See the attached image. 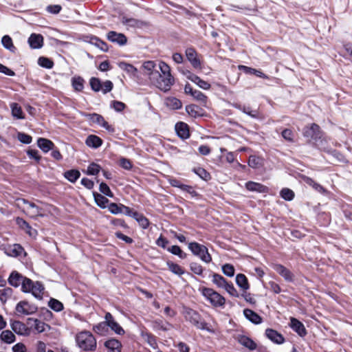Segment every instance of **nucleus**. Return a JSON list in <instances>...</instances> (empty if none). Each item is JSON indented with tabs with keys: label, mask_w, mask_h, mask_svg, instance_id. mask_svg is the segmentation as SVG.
Instances as JSON below:
<instances>
[{
	"label": "nucleus",
	"mask_w": 352,
	"mask_h": 352,
	"mask_svg": "<svg viewBox=\"0 0 352 352\" xmlns=\"http://www.w3.org/2000/svg\"><path fill=\"white\" fill-rule=\"evenodd\" d=\"M136 78L138 84H146L148 80L164 92L169 91L175 82L172 75L162 76L157 69L154 61L148 60L140 65L139 67L133 66V80Z\"/></svg>",
	"instance_id": "f257e3e1"
},
{
	"label": "nucleus",
	"mask_w": 352,
	"mask_h": 352,
	"mask_svg": "<svg viewBox=\"0 0 352 352\" xmlns=\"http://www.w3.org/2000/svg\"><path fill=\"white\" fill-rule=\"evenodd\" d=\"M183 315L185 320L189 322L192 325L195 326L197 329L206 331L210 333H214L215 331L212 326L207 323L202 319L201 316L195 310L184 307L183 308Z\"/></svg>",
	"instance_id": "f03ea898"
},
{
	"label": "nucleus",
	"mask_w": 352,
	"mask_h": 352,
	"mask_svg": "<svg viewBox=\"0 0 352 352\" xmlns=\"http://www.w3.org/2000/svg\"><path fill=\"white\" fill-rule=\"evenodd\" d=\"M76 346L83 351H94L97 341L94 335L88 331H81L75 336Z\"/></svg>",
	"instance_id": "7ed1b4c3"
},
{
	"label": "nucleus",
	"mask_w": 352,
	"mask_h": 352,
	"mask_svg": "<svg viewBox=\"0 0 352 352\" xmlns=\"http://www.w3.org/2000/svg\"><path fill=\"white\" fill-rule=\"evenodd\" d=\"M16 205L30 218L34 219L38 217L44 216L43 210L41 208L36 206L34 203L30 202L24 199H16Z\"/></svg>",
	"instance_id": "20e7f679"
},
{
	"label": "nucleus",
	"mask_w": 352,
	"mask_h": 352,
	"mask_svg": "<svg viewBox=\"0 0 352 352\" xmlns=\"http://www.w3.org/2000/svg\"><path fill=\"white\" fill-rule=\"evenodd\" d=\"M322 131L317 124L313 123L310 126H306L302 131L304 137L314 140L316 143L320 142V148L324 145L326 139L322 138Z\"/></svg>",
	"instance_id": "39448f33"
},
{
	"label": "nucleus",
	"mask_w": 352,
	"mask_h": 352,
	"mask_svg": "<svg viewBox=\"0 0 352 352\" xmlns=\"http://www.w3.org/2000/svg\"><path fill=\"white\" fill-rule=\"evenodd\" d=\"M199 292L201 294L213 305L214 307H223L226 303L225 298L212 288L199 287Z\"/></svg>",
	"instance_id": "423d86ee"
},
{
	"label": "nucleus",
	"mask_w": 352,
	"mask_h": 352,
	"mask_svg": "<svg viewBox=\"0 0 352 352\" xmlns=\"http://www.w3.org/2000/svg\"><path fill=\"white\" fill-rule=\"evenodd\" d=\"M188 248L193 255L199 258L202 261L206 263L212 261V256L205 245L193 241L188 243Z\"/></svg>",
	"instance_id": "0eeeda50"
},
{
	"label": "nucleus",
	"mask_w": 352,
	"mask_h": 352,
	"mask_svg": "<svg viewBox=\"0 0 352 352\" xmlns=\"http://www.w3.org/2000/svg\"><path fill=\"white\" fill-rule=\"evenodd\" d=\"M23 291L32 292L34 297L41 299L43 295L44 287L40 282H33L31 279L27 278L23 280Z\"/></svg>",
	"instance_id": "6e6552de"
},
{
	"label": "nucleus",
	"mask_w": 352,
	"mask_h": 352,
	"mask_svg": "<svg viewBox=\"0 0 352 352\" xmlns=\"http://www.w3.org/2000/svg\"><path fill=\"white\" fill-rule=\"evenodd\" d=\"M91 88L96 92L102 91L104 94L111 91L113 89V85L111 81L106 80L102 82L100 79L92 77L89 80Z\"/></svg>",
	"instance_id": "1a4fd4ad"
},
{
	"label": "nucleus",
	"mask_w": 352,
	"mask_h": 352,
	"mask_svg": "<svg viewBox=\"0 0 352 352\" xmlns=\"http://www.w3.org/2000/svg\"><path fill=\"white\" fill-rule=\"evenodd\" d=\"M186 56L194 68H201V61L198 58V54L195 48L188 47L186 50Z\"/></svg>",
	"instance_id": "9d476101"
},
{
	"label": "nucleus",
	"mask_w": 352,
	"mask_h": 352,
	"mask_svg": "<svg viewBox=\"0 0 352 352\" xmlns=\"http://www.w3.org/2000/svg\"><path fill=\"white\" fill-rule=\"evenodd\" d=\"M274 270L281 276L287 282L292 283L294 280V274L281 264H276Z\"/></svg>",
	"instance_id": "9b49d317"
},
{
	"label": "nucleus",
	"mask_w": 352,
	"mask_h": 352,
	"mask_svg": "<svg viewBox=\"0 0 352 352\" xmlns=\"http://www.w3.org/2000/svg\"><path fill=\"white\" fill-rule=\"evenodd\" d=\"M289 326L293 331L302 338L305 337L307 333L303 323L295 318H290Z\"/></svg>",
	"instance_id": "f8f14e48"
},
{
	"label": "nucleus",
	"mask_w": 352,
	"mask_h": 352,
	"mask_svg": "<svg viewBox=\"0 0 352 352\" xmlns=\"http://www.w3.org/2000/svg\"><path fill=\"white\" fill-rule=\"evenodd\" d=\"M265 334L269 340L276 344H281L285 342V338L283 336L273 329H267Z\"/></svg>",
	"instance_id": "ddd939ff"
},
{
	"label": "nucleus",
	"mask_w": 352,
	"mask_h": 352,
	"mask_svg": "<svg viewBox=\"0 0 352 352\" xmlns=\"http://www.w3.org/2000/svg\"><path fill=\"white\" fill-rule=\"evenodd\" d=\"M175 129L177 136L182 139L186 140L190 137L189 126L184 122H178L175 124Z\"/></svg>",
	"instance_id": "4468645a"
},
{
	"label": "nucleus",
	"mask_w": 352,
	"mask_h": 352,
	"mask_svg": "<svg viewBox=\"0 0 352 352\" xmlns=\"http://www.w3.org/2000/svg\"><path fill=\"white\" fill-rule=\"evenodd\" d=\"M36 311V308L26 301H21L16 306V311L19 315H30Z\"/></svg>",
	"instance_id": "2eb2a0df"
},
{
	"label": "nucleus",
	"mask_w": 352,
	"mask_h": 352,
	"mask_svg": "<svg viewBox=\"0 0 352 352\" xmlns=\"http://www.w3.org/2000/svg\"><path fill=\"white\" fill-rule=\"evenodd\" d=\"M245 188L251 192H256L259 193H266L268 192L269 188L266 186L261 183H257L249 181L245 183Z\"/></svg>",
	"instance_id": "dca6fc26"
},
{
	"label": "nucleus",
	"mask_w": 352,
	"mask_h": 352,
	"mask_svg": "<svg viewBox=\"0 0 352 352\" xmlns=\"http://www.w3.org/2000/svg\"><path fill=\"white\" fill-rule=\"evenodd\" d=\"M12 331L20 336H28L30 333V329L26 325L20 321H14L11 323Z\"/></svg>",
	"instance_id": "f3484780"
},
{
	"label": "nucleus",
	"mask_w": 352,
	"mask_h": 352,
	"mask_svg": "<svg viewBox=\"0 0 352 352\" xmlns=\"http://www.w3.org/2000/svg\"><path fill=\"white\" fill-rule=\"evenodd\" d=\"M243 315L247 320L254 324H258L263 322L262 317L252 309H245Z\"/></svg>",
	"instance_id": "a211bd4d"
},
{
	"label": "nucleus",
	"mask_w": 352,
	"mask_h": 352,
	"mask_svg": "<svg viewBox=\"0 0 352 352\" xmlns=\"http://www.w3.org/2000/svg\"><path fill=\"white\" fill-rule=\"evenodd\" d=\"M239 69L246 74L254 75L263 79L269 78V77L260 69H256L245 65H239Z\"/></svg>",
	"instance_id": "6ab92c4d"
},
{
	"label": "nucleus",
	"mask_w": 352,
	"mask_h": 352,
	"mask_svg": "<svg viewBox=\"0 0 352 352\" xmlns=\"http://www.w3.org/2000/svg\"><path fill=\"white\" fill-rule=\"evenodd\" d=\"M304 181L305 183L311 186L316 191L318 192L319 193L327 196L329 195V192L324 188L322 186H321L320 184L317 183L315 180H314L312 178L309 177H305L304 179Z\"/></svg>",
	"instance_id": "aec40b11"
},
{
	"label": "nucleus",
	"mask_w": 352,
	"mask_h": 352,
	"mask_svg": "<svg viewBox=\"0 0 352 352\" xmlns=\"http://www.w3.org/2000/svg\"><path fill=\"white\" fill-rule=\"evenodd\" d=\"M151 327L154 331H168L173 327V325L168 322H164L161 319H156L152 321Z\"/></svg>",
	"instance_id": "412c9836"
},
{
	"label": "nucleus",
	"mask_w": 352,
	"mask_h": 352,
	"mask_svg": "<svg viewBox=\"0 0 352 352\" xmlns=\"http://www.w3.org/2000/svg\"><path fill=\"white\" fill-rule=\"evenodd\" d=\"M105 320L107 324L116 333L120 335L124 333V329L113 320L110 313L106 314Z\"/></svg>",
	"instance_id": "4be33fe9"
},
{
	"label": "nucleus",
	"mask_w": 352,
	"mask_h": 352,
	"mask_svg": "<svg viewBox=\"0 0 352 352\" xmlns=\"http://www.w3.org/2000/svg\"><path fill=\"white\" fill-rule=\"evenodd\" d=\"M321 149H322L324 152L327 153L328 154L332 155L339 162H342V163L348 162V160L346 159L345 156L338 150L331 148L328 146H325L324 145L322 147Z\"/></svg>",
	"instance_id": "5701e85b"
},
{
	"label": "nucleus",
	"mask_w": 352,
	"mask_h": 352,
	"mask_svg": "<svg viewBox=\"0 0 352 352\" xmlns=\"http://www.w3.org/2000/svg\"><path fill=\"white\" fill-rule=\"evenodd\" d=\"M107 38L110 41L119 45H124L126 43V38L124 34L117 33L114 31H111L107 34Z\"/></svg>",
	"instance_id": "b1692460"
},
{
	"label": "nucleus",
	"mask_w": 352,
	"mask_h": 352,
	"mask_svg": "<svg viewBox=\"0 0 352 352\" xmlns=\"http://www.w3.org/2000/svg\"><path fill=\"white\" fill-rule=\"evenodd\" d=\"M186 111L193 118L201 117L204 115V110L194 104L186 105Z\"/></svg>",
	"instance_id": "393cba45"
},
{
	"label": "nucleus",
	"mask_w": 352,
	"mask_h": 352,
	"mask_svg": "<svg viewBox=\"0 0 352 352\" xmlns=\"http://www.w3.org/2000/svg\"><path fill=\"white\" fill-rule=\"evenodd\" d=\"M43 38L41 34H32L28 39V43L32 48L38 49L43 45Z\"/></svg>",
	"instance_id": "a878e982"
},
{
	"label": "nucleus",
	"mask_w": 352,
	"mask_h": 352,
	"mask_svg": "<svg viewBox=\"0 0 352 352\" xmlns=\"http://www.w3.org/2000/svg\"><path fill=\"white\" fill-rule=\"evenodd\" d=\"M133 219L138 222L139 226L142 229H146L150 225L149 220L143 214L138 212L133 211Z\"/></svg>",
	"instance_id": "bb28decb"
},
{
	"label": "nucleus",
	"mask_w": 352,
	"mask_h": 352,
	"mask_svg": "<svg viewBox=\"0 0 352 352\" xmlns=\"http://www.w3.org/2000/svg\"><path fill=\"white\" fill-rule=\"evenodd\" d=\"M238 342L243 346L249 349L250 350H254L256 349V344L250 338L241 335L238 338Z\"/></svg>",
	"instance_id": "cd10ccee"
},
{
	"label": "nucleus",
	"mask_w": 352,
	"mask_h": 352,
	"mask_svg": "<svg viewBox=\"0 0 352 352\" xmlns=\"http://www.w3.org/2000/svg\"><path fill=\"white\" fill-rule=\"evenodd\" d=\"M27 278L20 275L18 272H13L8 278V282L11 285L17 287L21 284L23 285V280Z\"/></svg>",
	"instance_id": "c85d7f7f"
},
{
	"label": "nucleus",
	"mask_w": 352,
	"mask_h": 352,
	"mask_svg": "<svg viewBox=\"0 0 352 352\" xmlns=\"http://www.w3.org/2000/svg\"><path fill=\"white\" fill-rule=\"evenodd\" d=\"M37 145L44 153L52 150L54 146L51 140L42 138L38 139Z\"/></svg>",
	"instance_id": "c756f323"
},
{
	"label": "nucleus",
	"mask_w": 352,
	"mask_h": 352,
	"mask_svg": "<svg viewBox=\"0 0 352 352\" xmlns=\"http://www.w3.org/2000/svg\"><path fill=\"white\" fill-rule=\"evenodd\" d=\"M234 108L241 111L246 115L253 118H257L258 117V112L257 110H252L250 107L242 105L241 104H234Z\"/></svg>",
	"instance_id": "7c9ffc66"
},
{
	"label": "nucleus",
	"mask_w": 352,
	"mask_h": 352,
	"mask_svg": "<svg viewBox=\"0 0 352 352\" xmlns=\"http://www.w3.org/2000/svg\"><path fill=\"white\" fill-rule=\"evenodd\" d=\"M235 280L237 286L243 291H247L250 289L248 278L243 274H238L236 276Z\"/></svg>",
	"instance_id": "2f4dec72"
},
{
	"label": "nucleus",
	"mask_w": 352,
	"mask_h": 352,
	"mask_svg": "<svg viewBox=\"0 0 352 352\" xmlns=\"http://www.w3.org/2000/svg\"><path fill=\"white\" fill-rule=\"evenodd\" d=\"M190 80L204 90H208L210 89L211 85L209 82L201 79L195 74H190Z\"/></svg>",
	"instance_id": "473e14b6"
},
{
	"label": "nucleus",
	"mask_w": 352,
	"mask_h": 352,
	"mask_svg": "<svg viewBox=\"0 0 352 352\" xmlns=\"http://www.w3.org/2000/svg\"><path fill=\"white\" fill-rule=\"evenodd\" d=\"M167 107L173 110H177L182 108V103L180 100L175 97H168L165 100Z\"/></svg>",
	"instance_id": "72a5a7b5"
},
{
	"label": "nucleus",
	"mask_w": 352,
	"mask_h": 352,
	"mask_svg": "<svg viewBox=\"0 0 352 352\" xmlns=\"http://www.w3.org/2000/svg\"><path fill=\"white\" fill-rule=\"evenodd\" d=\"M10 109L12 116L16 119L23 120L25 118L24 113L21 107V106L16 103L12 102L10 104Z\"/></svg>",
	"instance_id": "f704fd0d"
},
{
	"label": "nucleus",
	"mask_w": 352,
	"mask_h": 352,
	"mask_svg": "<svg viewBox=\"0 0 352 352\" xmlns=\"http://www.w3.org/2000/svg\"><path fill=\"white\" fill-rule=\"evenodd\" d=\"M107 352H120V343L118 340L110 339L105 342Z\"/></svg>",
	"instance_id": "c9c22d12"
},
{
	"label": "nucleus",
	"mask_w": 352,
	"mask_h": 352,
	"mask_svg": "<svg viewBox=\"0 0 352 352\" xmlns=\"http://www.w3.org/2000/svg\"><path fill=\"white\" fill-rule=\"evenodd\" d=\"M85 143L89 147L97 148L102 145V140L95 135H90L87 138Z\"/></svg>",
	"instance_id": "e433bc0d"
},
{
	"label": "nucleus",
	"mask_w": 352,
	"mask_h": 352,
	"mask_svg": "<svg viewBox=\"0 0 352 352\" xmlns=\"http://www.w3.org/2000/svg\"><path fill=\"white\" fill-rule=\"evenodd\" d=\"M88 116L89 117L90 120L95 123H97L104 128H105L107 130H110V126L109 124L104 120L103 117L99 114L97 113H92L89 114Z\"/></svg>",
	"instance_id": "4c0bfd02"
},
{
	"label": "nucleus",
	"mask_w": 352,
	"mask_h": 352,
	"mask_svg": "<svg viewBox=\"0 0 352 352\" xmlns=\"http://www.w3.org/2000/svg\"><path fill=\"white\" fill-rule=\"evenodd\" d=\"M109 210L114 214H122L129 212V208L122 205H118L116 204H111L108 206Z\"/></svg>",
	"instance_id": "58836bf2"
},
{
	"label": "nucleus",
	"mask_w": 352,
	"mask_h": 352,
	"mask_svg": "<svg viewBox=\"0 0 352 352\" xmlns=\"http://www.w3.org/2000/svg\"><path fill=\"white\" fill-rule=\"evenodd\" d=\"M212 283L216 285L219 288H224L226 284L228 283V281L226 279L222 276L221 275L217 274V273H212Z\"/></svg>",
	"instance_id": "ea45409f"
},
{
	"label": "nucleus",
	"mask_w": 352,
	"mask_h": 352,
	"mask_svg": "<svg viewBox=\"0 0 352 352\" xmlns=\"http://www.w3.org/2000/svg\"><path fill=\"white\" fill-rule=\"evenodd\" d=\"M167 251L173 255L177 256L181 259H184L187 256V254L185 253L179 245H175L167 248Z\"/></svg>",
	"instance_id": "a19ab883"
},
{
	"label": "nucleus",
	"mask_w": 352,
	"mask_h": 352,
	"mask_svg": "<svg viewBox=\"0 0 352 352\" xmlns=\"http://www.w3.org/2000/svg\"><path fill=\"white\" fill-rule=\"evenodd\" d=\"M166 265L168 270L174 274L181 276L185 273V271L180 265L173 263V261H167Z\"/></svg>",
	"instance_id": "79ce46f5"
},
{
	"label": "nucleus",
	"mask_w": 352,
	"mask_h": 352,
	"mask_svg": "<svg viewBox=\"0 0 352 352\" xmlns=\"http://www.w3.org/2000/svg\"><path fill=\"white\" fill-rule=\"evenodd\" d=\"M280 196L285 201H290L294 199V192L288 188H283L280 191Z\"/></svg>",
	"instance_id": "37998d69"
},
{
	"label": "nucleus",
	"mask_w": 352,
	"mask_h": 352,
	"mask_svg": "<svg viewBox=\"0 0 352 352\" xmlns=\"http://www.w3.org/2000/svg\"><path fill=\"white\" fill-rule=\"evenodd\" d=\"M192 171L204 181H208L211 179V176H210V173L206 170H205L204 168H201V167L194 168L192 169Z\"/></svg>",
	"instance_id": "c03bdc74"
},
{
	"label": "nucleus",
	"mask_w": 352,
	"mask_h": 352,
	"mask_svg": "<svg viewBox=\"0 0 352 352\" xmlns=\"http://www.w3.org/2000/svg\"><path fill=\"white\" fill-rule=\"evenodd\" d=\"M192 96L197 100V101L200 102L201 104L204 106L207 107V102H208V97L203 94L201 91L199 90H195L193 91V94Z\"/></svg>",
	"instance_id": "a18cd8bd"
},
{
	"label": "nucleus",
	"mask_w": 352,
	"mask_h": 352,
	"mask_svg": "<svg viewBox=\"0 0 352 352\" xmlns=\"http://www.w3.org/2000/svg\"><path fill=\"white\" fill-rule=\"evenodd\" d=\"M0 338L3 342L11 344L14 342L15 340V336L13 334V333L9 330H5L2 331V333L0 335Z\"/></svg>",
	"instance_id": "49530a36"
},
{
	"label": "nucleus",
	"mask_w": 352,
	"mask_h": 352,
	"mask_svg": "<svg viewBox=\"0 0 352 352\" xmlns=\"http://www.w3.org/2000/svg\"><path fill=\"white\" fill-rule=\"evenodd\" d=\"M1 43L6 49L10 50V52H14L15 47L14 46L12 40L10 36H3L1 38Z\"/></svg>",
	"instance_id": "de8ad7c7"
},
{
	"label": "nucleus",
	"mask_w": 352,
	"mask_h": 352,
	"mask_svg": "<svg viewBox=\"0 0 352 352\" xmlns=\"http://www.w3.org/2000/svg\"><path fill=\"white\" fill-rule=\"evenodd\" d=\"M80 175V173L77 170H67L64 174L65 177L72 183L75 182L79 178Z\"/></svg>",
	"instance_id": "09e8293b"
},
{
	"label": "nucleus",
	"mask_w": 352,
	"mask_h": 352,
	"mask_svg": "<svg viewBox=\"0 0 352 352\" xmlns=\"http://www.w3.org/2000/svg\"><path fill=\"white\" fill-rule=\"evenodd\" d=\"M72 84L76 91H81L84 88V80L80 76L72 78Z\"/></svg>",
	"instance_id": "8fccbe9b"
},
{
	"label": "nucleus",
	"mask_w": 352,
	"mask_h": 352,
	"mask_svg": "<svg viewBox=\"0 0 352 352\" xmlns=\"http://www.w3.org/2000/svg\"><path fill=\"white\" fill-rule=\"evenodd\" d=\"M248 165L252 168H258L262 166V160L256 155H250L248 160Z\"/></svg>",
	"instance_id": "3c124183"
},
{
	"label": "nucleus",
	"mask_w": 352,
	"mask_h": 352,
	"mask_svg": "<svg viewBox=\"0 0 352 352\" xmlns=\"http://www.w3.org/2000/svg\"><path fill=\"white\" fill-rule=\"evenodd\" d=\"M190 270L196 275L204 277V267L198 263L191 262L189 265Z\"/></svg>",
	"instance_id": "603ef678"
},
{
	"label": "nucleus",
	"mask_w": 352,
	"mask_h": 352,
	"mask_svg": "<svg viewBox=\"0 0 352 352\" xmlns=\"http://www.w3.org/2000/svg\"><path fill=\"white\" fill-rule=\"evenodd\" d=\"M23 252V248L19 244H14L8 249V255L12 256H17L21 255Z\"/></svg>",
	"instance_id": "864d4df0"
},
{
	"label": "nucleus",
	"mask_w": 352,
	"mask_h": 352,
	"mask_svg": "<svg viewBox=\"0 0 352 352\" xmlns=\"http://www.w3.org/2000/svg\"><path fill=\"white\" fill-rule=\"evenodd\" d=\"M221 270L223 273L228 277L234 276L235 273V269L234 266L229 263H226L223 265L221 267Z\"/></svg>",
	"instance_id": "5fc2aeb1"
},
{
	"label": "nucleus",
	"mask_w": 352,
	"mask_h": 352,
	"mask_svg": "<svg viewBox=\"0 0 352 352\" xmlns=\"http://www.w3.org/2000/svg\"><path fill=\"white\" fill-rule=\"evenodd\" d=\"M38 63L40 66L47 69H51L54 65L53 62L50 58L45 57H40L38 60Z\"/></svg>",
	"instance_id": "6e6d98bb"
},
{
	"label": "nucleus",
	"mask_w": 352,
	"mask_h": 352,
	"mask_svg": "<svg viewBox=\"0 0 352 352\" xmlns=\"http://www.w3.org/2000/svg\"><path fill=\"white\" fill-rule=\"evenodd\" d=\"M49 306L50 307L56 311H60L63 309V304L58 301V300L52 298L49 302Z\"/></svg>",
	"instance_id": "4d7b16f0"
},
{
	"label": "nucleus",
	"mask_w": 352,
	"mask_h": 352,
	"mask_svg": "<svg viewBox=\"0 0 352 352\" xmlns=\"http://www.w3.org/2000/svg\"><path fill=\"white\" fill-rule=\"evenodd\" d=\"M100 170V166L95 163H91L89 165L86 173L90 175H96Z\"/></svg>",
	"instance_id": "13d9d810"
},
{
	"label": "nucleus",
	"mask_w": 352,
	"mask_h": 352,
	"mask_svg": "<svg viewBox=\"0 0 352 352\" xmlns=\"http://www.w3.org/2000/svg\"><path fill=\"white\" fill-rule=\"evenodd\" d=\"M157 68L160 69L161 75L166 76L168 75H171L170 67L164 62H160L159 65H157Z\"/></svg>",
	"instance_id": "bf43d9fd"
},
{
	"label": "nucleus",
	"mask_w": 352,
	"mask_h": 352,
	"mask_svg": "<svg viewBox=\"0 0 352 352\" xmlns=\"http://www.w3.org/2000/svg\"><path fill=\"white\" fill-rule=\"evenodd\" d=\"M224 289L226 290V292L232 296L233 297H239V294L237 292V290L234 287L233 284L232 283H228L225 286Z\"/></svg>",
	"instance_id": "052dcab7"
},
{
	"label": "nucleus",
	"mask_w": 352,
	"mask_h": 352,
	"mask_svg": "<svg viewBox=\"0 0 352 352\" xmlns=\"http://www.w3.org/2000/svg\"><path fill=\"white\" fill-rule=\"evenodd\" d=\"M95 201L98 206L101 208H105L108 203V199L101 195L97 194L94 195Z\"/></svg>",
	"instance_id": "680f3d73"
},
{
	"label": "nucleus",
	"mask_w": 352,
	"mask_h": 352,
	"mask_svg": "<svg viewBox=\"0 0 352 352\" xmlns=\"http://www.w3.org/2000/svg\"><path fill=\"white\" fill-rule=\"evenodd\" d=\"M282 137L287 141L292 142L294 141L293 131L289 129H285L281 133Z\"/></svg>",
	"instance_id": "e2e57ef3"
},
{
	"label": "nucleus",
	"mask_w": 352,
	"mask_h": 352,
	"mask_svg": "<svg viewBox=\"0 0 352 352\" xmlns=\"http://www.w3.org/2000/svg\"><path fill=\"white\" fill-rule=\"evenodd\" d=\"M182 187L183 188L182 190L188 192L191 195L192 197H197L199 196V194L196 190H195L192 186L184 184V186Z\"/></svg>",
	"instance_id": "0e129e2a"
},
{
	"label": "nucleus",
	"mask_w": 352,
	"mask_h": 352,
	"mask_svg": "<svg viewBox=\"0 0 352 352\" xmlns=\"http://www.w3.org/2000/svg\"><path fill=\"white\" fill-rule=\"evenodd\" d=\"M156 245L163 249L167 250V245L169 243L168 240L163 236L162 234L159 236V238L156 240Z\"/></svg>",
	"instance_id": "69168bd1"
},
{
	"label": "nucleus",
	"mask_w": 352,
	"mask_h": 352,
	"mask_svg": "<svg viewBox=\"0 0 352 352\" xmlns=\"http://www.w3.org/2000/svg\"><path fill=\"white\" fill-rule=\"evenodd\" d=\"M12 290L10 288L0 289V300L2 302H6L8 298L11 295Z\"/></svg>",
	"instance_id": "338daca9"
},
{
	"label": "nucleus",
	"mask_w": 352,
	"mask_h": 352,
	"mask_svg": "<svg viewBox=\"0 0 352 352\" xmlns=\"http://www.w3.org/2000/svg\"><path fill=\"white\" fill-rule=\"evenodd\" d=\"M18 140L24 144H30L32 142V137L23 133H18Z\"/></svg>",
	"instance_id": "774afa93"
}]
</instances>
